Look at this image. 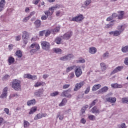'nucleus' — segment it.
Wrapping results in <instances>:
<instances>
[{"mask_svg": "<svg viewBox=\"0 0 128 128\" xmlns=\"http://www.w3.org/2000/svg\"><path fill=\"white\" fill-rule=\"evenodd\" d=\"M54 6H52L51 8H50L48 9V10L44 12V14L46 16H52V14H54Z\"/></svg>", "mask_w": 128, "mask_h": 128, "instance_id": "f8f14e48", "label": "nucleus"}, {"mask_svg": "<svg viewBox=\"0 0 128 128\" xmlns=\"http://www.w3.org/2000/svg\"><path fill=\"white\" fill-rule=\"evenodd\" d=\"M8 87H5L2 90V94L0 96V98H6L8 97Z\"/></svg>", "mask_w": 128, "mask_h": 128, "instance_id": "423d86ee", "label": "nucleus"}, {"mask_svg": "<svg viewBox=\"0 0 128 128\" xmlns=\"http://www.w3.org/2000/svg\"><path fill=\"white\" fill-rule=\"evenodd\" d=\"M84 20V18L82 15H78V16H76V17L72 18L71 20L72 22H80V20Z\"/></svg>", "mask_w": 128, "mask_h": 128, "instance_id": "1a4fd4ad", "label": "nucleus"}, {"mask_svg": "<svg viewBox=\"0 0 128 128\" xmlns=\"http://www.w3.org/2000/svg\"><path fill=\"white\" fill-rule=\"evenodd\" d=\"M10 78V76L6 74L2 78L3 80H8Z\"/></svg>", "mask_w": 128, "mask_h": 128, "instance_id": "5fc2aeb1", "label": "nucleus"}, {"mask_svg": "<svg viewBox=\"0 0 128 128\" xmlns=\"http://www.w3.org/2000/svg\"><path fill=\"white\" fill-rule=\"evenodd\" d=\"M16 54L17 56H18L20 58L22 56V51L20 50H17L16 52Z\"/></svg>", "mask_w": 128, "mask_h": 128, "instance_id": "f704fd0d", "label": "nucleus"}, {"mask_svg": "<svg viewBox=\"0 0 128 128\" xmlns=\"http://www.w3.org/2000/svg\"><path fill=\"white\" fill-rule=\"evenodd\" d=\"M108 90V87L105 86L98 90V94H104Z\"/></svg>", "mask_w": 128, "mask_h": 128, "instance_id": "a211bd4d", "label": "nucleus"}, {"mask_svg": "<svg viewBox=\"0 0 128 128\" xmlns=\"http://www.w3.org/2000/svg\"><path fill=\"white\" fill-rule=\"evenodd\" d=\"M121 50L122 52H128V46H122Z\"/></svg>", "mask_w": 128, "mask_h": 128, "instance_id": "72a5a7b5", "label": "nucleus"}, {"mask_svg": "<svg viewBox=\"0 0 128 128\" xmlns=\"http://www.w3.org/2000/svg\"><path fill=\"white\" fill-rule=\"evenodd\" d=\"M54 42H56V44H62V37H56L54 40Z\"/></svg>", "mask_w": 128, "mask_h": 128, "instance_id": "a878e982", "label": "nucleus"}, {"mask_svg": "<svg viewBox=\"0 0 128 128\" xmlns=\"http://www.w3.org/2000/svg\"><path fill=\"white\" fill-rule=\"evenodd\" d=\"M90 4H92V0H86L84 2V4L86 6H90Z\"/></svg>", "mask_w": 128, "mask_h": 128, "instance_id": "37998d69", "label": "nucleus"}, {"mask_svg": "<svg viewBox=\"0 0 128 128\" xmlns=\"http://www.w3.org/2000/svg\"><path fill=\"white\" fill-rule=\"evenodd\" d=\"M34 24L36 28H40V26L42 24V22H40V20H38L34 22Z\"/></svg>", "mask_w": 128, "mask_h": 128, "instance_id": "4c0bfd02", "label": "nucleus"}, {"mask_svg": "<svg viewBox=\"0 0 128 128\" xmlns=\"http://www.w3.org/2000/svg\"><path fill=\"white\" fill-rule=\"evenodd\" d=\"M106 100L108 102H110L111 104H114L116 102V97H110L106 99Z\"/></svg>", "mask_w": 128, "mask_h": 128, "instance_id": "6ab92c4d", "label": "nucleus"}, {"mask_svg": "<svg viewBox=\"0 0 128 128\" xmlns=\"http://www.w3.org/2000/svg\"><path fill=\"white\" fill-rule=\"evenodd\" d=\"M68 102V100H66V98H64L62 102L59 104L60 106H64L66 105V104Z\"/></svg>", "mask_w": 128, "mask_h": 128, "instance_id": "7c9ffc66", "label": "nucleus"}, {"mask_svg": "<svg viewBox=\"0 0 128 128\" xmlns=\"http://www.w3.org/2000/svg\"><path fill=\"white\" fill-rule=\"evenodd\" d=\"M30 18H32L30 16H28L27 17L24 18L22 20L23 22H28V20Z\"/></svg>", "mask_w": 128, "mask_h": 128, "instance_id": "a18cd8bd", "label": "nucleus"}, {"mask_svg": "<svg viewBox=\"0 0 128 128\" xmlns=\"http://www.w3.org/2000/svg\"><path fill=\"white\" fill-rule=\"evenodd\" d=\"M41 46L42 48L44 50H48L50 48V43L48 42L42 41L41 42Z\"/></svg>", "mask_w": 128, "mask_h": 128, "instance_id": "7ed1b4c3", "label": "nucleus"}, {"mask_svg": "<svg viewBox=\"0 0 128 128\" xmlns=\"http://www.w3.org/2000/svg\"><path fill=\"white\" fill-rule=\"evenodd\" d=\"M4 112H6V114H10V110H8V108H4Z\"/></svg>", "mask_w": 128, "mask_h": 128, "instance_id": "69168bd1", "label": "nucleus"}, {"mask_svg": "<svg viewBox=\"0 0 128 128\" xmlns=\"http://www.w3.org/2000/svg\"><path fill=\"white\" fill-rule=\"evenodd\" d=\"M40 0H33L32 4H38V2H40Z\"/></svg>", "mask_w": 128, "mask_h": 128, "instance_id": "0e129e2a", "label": "nucleus"}, {"mask_svg": "<svg viewBox=\"0 0 128 128\" xmlns=\"http://www.w3.org/2000/svg\"><path fill=\"white\" fill-rule=\"evenodd\" d=\"M98 52V50H96V48L94 47H90L88 50V52L90 54H94L96 52Z\"/></svg>", "mask_w": 128, "mask_h": 128, "instance_id": "412c9836", "label": "nucleus"}, {"mask_svg": "<svg viewBox=\"0 0 128 128\" xmlns=\"http://www.w3.org/2000/svg\"><path fill=\"white\" fill-rule=\"evenodd\" d=\"M72 36V32L68 31L63 35V36H62V38H63V40H70V38Z\"/></svg>", "mask_w": 128, "mask_h": 128, "instance_id": "20e7f679", "label": "nucleus"}, {"mask_svg": "<svg viewBox=\"0 0 128 128\" xmlns=\"http://www.w3.org/2000/svg\"><path fill=\"white\" fill-rule=\"evenodd\" d=\"M54 52H56V54H62V49L59 48H55L53 49Z\"/></svg>", "mask_w": 128, "mask_h": 128, "instance_id": "c756f323", "label": "nucleus"}, {"mask_svg": "<svg viewBox=\"0 0 128 128\" xmlns=\"http://www.w3.org/2000/svg\"><path fill=\"white\" fill-rule=\"evenodd\" d=\"M37 110H38V107L36 106L32 107L28 112L29 114H34V112H36Z\"/></svg>", "mask_w": 128, "mask_h": 128, "instance_id": "393cba45", "label": "nucleus"}, {"mask_svg": "<svg viewBox=\"0 0 128 128\" xmlns=\"http://www.w3.org/2000/svg\"><path fill=\"white\" fill-rule=\"evenodd\" d=\"M124 66H118L113 70L111 72V74H116V72H122Z\"/></svg>", "mask_w": 128, "mask_h": 128, "instance_id": "9d476101", "label": "nucleus"}, {"mask_svg": "<svg viewBox=\"0 0 128 128\" xmlns=\"http://www.w3.org/2000/svg\"><path fill=\"white\" fill-rule=\"evenodd\" d=\"M60 94L59 92L56 91L54 92L51 93L50 94V96H58Z\"/></svg>", "mask_w": 128, "mask_h": 128, "instance_id": "49530a36", "label": "nucleus"}, {"mask_svg": "<svg viewBox=\"0 0 128 128\" xmlns=\"http://www.w3.org/2000/svg\"><path fill=\"white\" fill-rule=\"evenodd\" d=\"M46 16L44 15V16H42L41 20H46V18H48V16H48V15H46Z\"/></svg>", "mask_w": 128, "mask_h": 128, "instance_id": "13d9d810", "label": "nucleus"}, {"mask_svg": "<svg viewBox=\"0 0 128 128\" xmlns=\"http://www.w3.org/2000/svg\"><path fill=\"white\" fill-rule=\"evenodd\" d=\"M112 88H122V84H111Z\"/></svg>", "mask_w": 128, "mask_h": 128, "instance_id": "4be33fe9", "label": "nucleus"}, {"mask_svg": "<svg viewBox=\"0 0 128 128\" xmlns=\"http://www.w3.org/2000/svg\"><path fill=\"white\" fill-rule=\"evenodd\" d=\"M70 88V84H65L63 86L62 88L64 90H66V88Z\"/></svg>", "mask_w": 128, "mask_h": 128, "instance_id": "052dcab7", "label": "nucleus"}, {"mask_svg": "<svg viewBox=\"0 0 128 128\" xmlns=\"http://www.w3.org/2000/svg\"><path fill=\"white\" fill-rule=\"evenodd\" d=\"M125 28H126V24L119 25L117 28V29L119 30V32H122L124 30Z\"/></svg>", "mask_w": 128, "mask_h": 128, "instance_id": "b1692460", "label": "nucleus"}, {"mask_svg": "<svg viewBox=\"0 0 128 128\" xmlns=\"http://www.w3.org/2000/svg\"><path fill=\"white\" fill-rule=\"evenodd\" d=\"M62 12H60V11L58 10L56 12V16H62Z\"/></svg>", "mask_w": 128, "mask_h": 128, "instance_id": "864d4df0", "label": "nucleus"}, {"mask_svg": "<svg viewBox=\"0 0 128 128\" xmlns=\"http://www.w3.org/2000/svg\"><path fill=\"white\" fill-rule=\"evenodd\" d=\"M12 86L14 90H20V80L14 79L12 82Z\"/></svg>", "mask_w": 128, "mask_h": 128, "instance_id": "f257e3e1", "label": "nucleus"}, {"mask_svg": "<svg viewBox=\"0 0 128 128\" xmlns=\"http://www.w3.org/2000/svg\"><path fill=\"white\" fill-rule=\"evenodd\" d=\"M98 102V100H94L90 104V108H92L94 106H95V104H96V102Z\"/></svg>", "mask_w": 128, "mask_h": 128, "instance_id": "de8ad7c7", "label": "nucleus"}, {"mask_svg": "<svg viewBox=\"0 0 128 128\" xmlns=\"http://www.w3.org/2000/svg\"><path fill=\"white\" fill-rule=\"evenodd\" d=\"M122 102L123 104H128V97L124 98L122 99Z\"/></svg>", "mask_w": 128, "mask_h": 128, "instance_id": "ea45409f", "label": "nucleus"}, {"mask_svg": "<svg viewBox=\"0 0 128 128\" xmlns=\"http://www.w3.org/2000/svg\"><path fill=\"white\" fill-rule=\"evenodd\" d=\"M31 54H34L35 52H36V49L33 48L30 50Z\"/></svg>", "mask_w": 128, "mask_h": 128, "instance_id": "bf43d9fd", "label": "nucleus"}, {"mask_svg": "<svg viewBox=\"0 0 128 128\" xmlns=\"http://www.w3.org/2000/svg\"><path fill=\"white\" fill-rule=\"evenodd\" d=\"M80 124H85L86 122V120L84 119V118H82L80 120Z\"/></svg>", "mask_w": 128, "mask_h": 128, "instance_id": "4d7b16f0", "label": "nucleus"}, {"mask_svg": "<svg viewBox=\"0 0 128 128\" xmlns=\"http://www.w3.org/2000/svg\"><path fill=\"white\" fill-rule=\"evenodd\" d=\"M35 48L37 50H40V44H38L35 43Z\"/></svg>", "mask_w": 128, "mask_h": 128, "instance_id": "e2e57ef3", "label": "nucleus"}, {"mask_svg": "<svg viewBox=\"0 0 128 128\" xmlns=\"http://www.w3.org/2000/svg\"><path fill=\"white\" fill-rule=\"evenodd\" d=\"M82 68H80V67H76L75 70V75L76 76V78H80V76H82Z\"/></svg>", "mask_w": 128, "mask_h": 128, "instance_id": "6e6552de", "label": "nucleus"}, {"mask_svg": "<svg viewBox=\"0 0 128 128\" xmlns=\"http://www.w3.org/2000/svg\"><path fill=\"white\" fill-rule=\"evenodd\" d=\"M10 98H18V95L16 93L12 94L10 96Z\"/></svg>", "mask_w": 128, "mask_h": 128, "instance_id": "603ef678", "label": "nucleus"}, {"mask_svg": "<svg viewBox=\"0 0 128 128\" xmlns=\"http://www.w3.org/2000/svg\"><path fill=\"white\" fill-rule=\"evenodd\" d=\"M100 86H102L100 84H97L94 85L92 88V92H96L98 90H100Z\"/></svg>", "mask_w": 128, "mask_h": 128, "instance_id": "5701e85b", "label": "nucleus"}, {"mask_svg": "<svg viewBox=\"0 0 128 128\" xmlns=\"http://www.w3.org/2000/svg\"><path fill=\"white\" fill-rule=\"evenodd\" d=\"M118 128H126V124L122 123L118 125Z\"/></svg>", "mask_w": 128, "mask_h": 128, "instance_id": "c03bdc74", "label": "nucleus"}, {"mask_svg": "<svg viewBox=\"0 0 128 128\" xmlns=\"http://www.w3.org/2000/svg\"><path fill=\"white\" fill-rule=\"evenodd\" d=\"M103 58H108V52H106L103 54Z\"/></svg>", "mask_w": 128, "mask_h": 128, "instance_id": "774afa93", "label": "nucleus"}, {"mask_svg": "<svg viewBox=\"0 0 128 128\" xmlns=\"http://www.w3.org/2000/svg\"><path fill=\"white\" fill-rule=\"evenodd\" d=\"M122 34V31L116 30L115 31H112L109 32V34L114 36H118Z\"/></svg>", "mask_w": 128, "mask_h": 128, "instance_id": "ddd939ff", "label": "nucleus"}, {"mask_svg": "<svg viewBox=\"0 0 128 128\" xmlns=\"http://www.w3.org/2000/svg\"><path fill=\"white\" fill-rule=\"evenodd\" d=\"M34 96H38V98L42 96V94H44V89H40L39 90H36L34 94Z\"/></svg>", "mask_w": 128, "mask_h": 128, "instance_id": "2eb2a0df", "label": "nucleus"}, {"mask_svg": "<svg viewBox=\"0 0 128 128\" xmlns=\"http://www.w3.org/2000/svg\"><path fill=\"white\" fill-rule=\"evenodd\" d=\"M74 66H69V67L66 68V72H71V70H74Z\"/></svg>", "mask_w": 128, "mask_h": 128, "instance_id": "a19ab883", "label": "nucleus"}, {"mask_svg": "<svg viewBox=\"0 0 128 128\" xmlns=\"http://www.w3.org/2000/svg\"><path fill=\"white\" fill-rule=\"evenodd\" d=\"M8 48L9 50H12V49L14 48V46L12 45V44H10L8 45Z\"/></svg>", "mask_w": 128, "mask_h": 128, "instance_id": "680f3d73", "label": "nucleus"}, {"mask_svg": "<svg viewBox=\"0 0 128 128\" xmlns=\"http://www.w3.org/2000/svg\"><path fill=\"white\" fill-rule=\"evenodd\" d=\"M24 78H28L29 80H36L37 78L36 76H32L28 74H24Z\"/></svg>", "mask_w": 128, "mask_h": 128, "instance_id": "9b49d317", "label": "nucleus"}, {"mask_svg": "<svg viewBox=\"0 0 128 128\" xmlns=\"http://www.w3.org/2000/svg\"><path fill=\"white\" fill-rule=\"evenodd\" d=\"M6 6V0H1L0 2V12H2L4 10V6Z\"/></svg>", "mask_w": 128, "mask_h": 128, "instance_id": "f3484780", "label": "nucleus"}, {"mask_svg": "<svg viewBox=\"0 0 128 128\" xmlns=\"http://www.w3.org/2000/svg\"><path fill=\"white\" fill-rule=\"evenodd\" d=\"M84 84V81H82L80 83L76 84L74 89V92H78V90H80Z\"/></svg>", "mask_w": 128, "mask_h": 128, "instance_id": "0eeeda50", "label": "nucleus"}, {"mask_svg": "<svg viewBox=\"0 0 128 128\" xmlns=\"http://www.w3.org/2000/svg\"><path fill=\"white\" fill-rule=\"evenodd\" d=\"M90 86H88L86 88V90L84 91V94H88L90 92Z\"/></svg>", "mask_w": 128, "mask_h": 128, "instance_id": "3c124183", "label": "nucleus"}, {"mask_svg": "<svg viewBox=\"0 0 128 128\" xmlns=\"http://www.w3.org/2000/svg\"><path fill=\"white\" fill-rule=\"evenodd\" d=\"M30 126V122L26 120H24V128H28Z\"/></svg>", "mask_w": 128, "mask_h": 128, "instance_id": "58836bf2", "label": "nucleus"}, {"mask_svg": "<svg viewBox=\"0 0 128 128\" xmlns=\"http://www.w3.org/2000/svg\"><path fill=\"white\" fill-rule=\"evenodd\" d=\"M42 118V114L39 113L34 116V120H40Z\"/></svg>", "mask_w": 128, "mask_h": 128, "instance_id": "c9c22d12", "label": "nucleus"}, {"mask_svg": "<svg viewBox=\"0 0 128 128\" xmlns=\"http://www.w3.org/2000/svg\"><path fill=\"white\" fill-rule=\"evenodd\" d=\"M100 66H101V70L102 72H104V70H106V68H108V66H106V64L104 62L100 63Z\"/></svg>", "mask_w": 128, "mask_h": 128, "instance_id": "c85d7f7f", "label": "nucleus"}, {"mask_svg": "<svg viewBox=\"0 0 128 128\" xmlns=\"http://www.w3.org/2000/svg\"><path fill=\"white\" fill-rule=\"evenodd\" d=\"M68 78L72 80V78H74V72H72L70 73L68 76Z\"/></svg>", "mask_w": 128, "mask_h": 128, "instance_id": "09e8293b", "label": "nucleus"}, {"mask_svg": "<svg viewBox=\"0 0 128 128\" xmlns=\"http://www.w3.org/2000/svg\"><path fill=\"white\" fill-rule=\"evenodd\" d=\"M52 32V30H47L46 32L45 31V36H48L50 34V33Z\"/></svg>", "mask_w": 128, "mask_h": 128, "instance_id": "6e6d98bb", "label": "nucleus"}, {"mask_svg": "<svg viewBox=\"0 0 128 128\" xmlns=\"http://www.w3.org/2000/svg\"><path fill=\"white\" fill-rule=\"evenodd\" d=\"M78 62H80V64H84L86 62V60L84 58H80L78 60Z\"/></svg>", "mask_w": 128, "mask_h": 128, "instance_id": "8fccbe9b", "label": "nucleus"}, {"mask_svg": "<svg viewBox=\"0 0 128 128\" xmlns=\"http://www.w3.org/2000/svg\"><path fill=\"white\" fill-rule=\"evenodd\" d=\"M36 104V99H33L28 101L27 106H34Z\"/></svg>", "mask_w": 128, "mask_h": 128, "instance_id": "aec40b11", "label": "nucleus"}, {"mask_svg": "<svg viewBox=\"0 0 128 128\" xmlns=\"http://www.w3.org/2000/svg\"><path fill=\"white\" fill-rule=\"evenodd\" d=\"M72 58H74V55L72 54H68L62 57H60V60L63 61L70 60H72Z\"/></svg>", "mask_w": 128, "mask_h": 128, "instance_id": "39448f33", "label": "nucleus"}, {"mask_svg": "<svg viewBox=\"0 0 128 128\" xmlns=\"http://www.w3.org/2000/svg\"><path fill=\"white\" fill-rule=\"evenodd\" d=\"M46 84V83L44 82H37L35 84L34 86L35 88H38V86H44Z\"/></svg>", "mask_w": 128, "mask_h": 128, "instance_id": "473e14b6", "label": "nucleus"}, {"mask_svg": "<svg viewBox=\"0 0 128 128\" xmlns=\"http://www.w3.org/2000/svg\"><path fill=\"white\" fill-rule=\"evenodd\" d=\"M92 114H100V112H104V110H100L98 109L96 106H94L91 110Z\"/></svg>", "mask_w": 128, "mask_h": 128, "instance_id": "dca6fc26", "label": "nucleus"}, {"mask_svg": "<svg viewBox=\"0 0 128 128\" xmlns=\"http://www.w3.org/2000/svg\"><path fill=\"white\" fill-rule=\"evenodd\" d=\"M124 63L126 66H128V58H125Z\"/></svg>", "mask_w": 128, "mask_h": 128, "instance_id": "338daca9", "label": "nucleus"}, {"mask_svg": "<svg viewBox=\"0 0 128 128\" xmlns=\"http://www.w3.org/2000/svg\"><path fill=\"white\" fill-rule=\"evenodd\" d=\"M61 96H64V98H72V94L68 92V90H64L61 94Z\"/></svg>", "mask_w": 128, "mask_h": 128, "instance_id": "4468645a", "label": "nucleus"}, {"mask_svg": "<svg viewBox=\"0 0 128 128\" xmlns=\"http://www.w3.org/2000/svg\"><path fill=\"white\" fill-rule=\"evenodd\" d=\"M28 32L26 31H24L22 32V38L23 40V42L26 46V44H28V36H29Z\"/></svg>", "mask_w": 128, "mask_h": 128, "instance_id": "f03ea898", "label": "nucleus"}, {"mask_svg": "<svg viewBox=\"0 0 128 128\" xmlns=\"http://www.w3.org/2000/svg\"><path fill=\"white\" fill-rule=\"evenodd\" d=\"M8 62L9 66L14 64V58L12 56H9L8 58Z\"/></svg>", "mask_w": 128, "mask_h": 128, "instance_id": "bb28decb", "label": "nucleus"}, {"mask_svg": "<svg viewBox=\"0 0 128 128\" xmlns=\"http://www.w3.org/2000/svg\"><path fill=\"white\" fill-rule=\"evenodd\" d=\"M88 108V105H86L84 106L81 109V112L82 114H84V112H86V108Z\"/></svg>", "mask_w": 128, "mask_h": 128, "instance_id": "e433bc0d", "label": "nucleus"}, {"mask_svg": "<svg viewBox=\"0 0 128 128\" xmlns=\"http://www.w3.org/2000/svg\"><path fill=\"white\" fill-rule=\"evenodd\" d=\"M88 118L90 120H96V116L94 115H88Z\"/></svg>", "mask_w": 128, "mask_h": 128, "instance_id": "79ce46f5", "label": "nucleus"}, {"mask_svg": "<svg viewBox=\"0 0 128 128\" xmlns=\"http://www.w3.org/2000/svg\"><path fill=\"white\" fill-rule=\"evenodd\" d=\"M60 26H58L54 30H52L51 32L53 34H54L55 32H60Z\"/></svg>", "mask_w": 128, "mask_h": 128, "instance_id": "2f4dec72", "label": "nucleus"}, {"mask_svg": "<svg viewBox=\"0 0 128 128\" xmlns=\"http://www.w3.org/2000/svg\"><path fill=\"white\" fill-rule=\"evenodd\" d=\"M118 14H120L118 16V20H122V18H124V11H118Z\"/></svg>", "mask_w": 128, "mask_h": 128, "instance_id": "cd10ccee", "label": "nucleus"}]
</instances>
